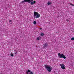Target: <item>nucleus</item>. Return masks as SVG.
I'll return each mask as SVG.
<instances>
[{"label": "nucleus", "mask_w": 74, "mask_h": 74, "mask_svg": "<svg viewBox=\"0 0 74 74\" xmlns=\"http://www.w3.org/2000/svg\"><path fill=\"white\" fill-rule=\"evenodd\" d=\"M58 57L59 58H63L64 59H66V56H64L63 54H61L60 53H58Z\"/></svg>", "instance_id": "nucleus-3"}, {"label": "nucleus", "mask_w": 74, "mask_h": 74, "mask_svg": "<svg viewBox=\"0 0 74 74\" xmlns=\"http://www.w3.org/2000/svg\"><path fill=\"white\" fill-rule=\"evenodd\" d=\"M66 21H67V22H69V20H67V19L66 20Z\"/></svg>", "instance_id": "nucleus-17"}, {"label": "nucleus", "mask_w": 74, "mask_h": 74, "mask_svg": "<svg viewBox=\"0 0 74 74\" xmlns=\"http://www.w3.org/2000/svg\"><path fill=\"white\" fill-rule=\"evenodd\" d=\"M37 40H39L40 38H37L36 39Z\"/></svg>", "instance_id": "nucleus-15"}, {"label": "nucleus", "mask_w": 74, "mask_h": 74, "mask_svg": "<svg viewBox=\"0 0 74 74\" xmlns=\"http://www.w3.org/2000/svg\"><path fill=\"white\" fill-rule=\"evenodd\" d=\"M71 40H72V41H74V38H71Z\"/></svg>", "instance_id": "nucleus-11"}, {"label": "nucleus", "mask_w": 74, "mask_h": 74, "mask_svg": "<svg viewBox=\"0 0 74 74\" xmlns=\"http://www.w3.org/2000/svg\"><path fill=\"white\" fill-rule=\"evenodd\" d=\"M16 53H17L16 52V53H15V54H16Z\"/></svg>", "instance_id": "nucleus-20"}, {"label": "nucleus", "mask_w": 74, "mask_h": 74, "mask_svg": "<svg viewBox=\"0 0 74 74\" xmlns=\"http://www.w3.org/2000/svg\"><path fill=\"white\" fill-rule=\"evenodd\" d=\"M34 18H38L40 17V15L38 12H34Z\"/></svg>", "instance_id": "nucleus-2"}, {"label": "nucleus", "mask_w": 74, "mask_h": 74, "mask_svg": "<svg viewBox=\"0 0 74 74\" xmlns=\"http://www.w3.org/2000/svg\"><path fill=\"white\" fill-rule=\"evenodd\" d=\"M37 24V22H36V21H35L34 22V24Z\"/></svg>", "instance_id": "nucleus-10"}, {"label": "nucleus", "mask_w": 74, "mask_h": 74, "mask_svg": "<svg viewBox=\"0 0 74 74\" xmlns=\"http://www.w3.org/2000/svg\"><path fill=\"white\" fill-rule=\"evenodd\" d=\"M70 4L72 5V6H74V5L73 4H72V3H70Z\"/></svg>", "instance_id": "nucleus-12"}, {"label": "nucleus", "mask_w": 74, "mask_h": 74, "mask_svg": "<svg viewBox=\"0 0 74 74\" xmlns=\"http://www.w3.org/2000/svg\"><path fill=\"white\" fill-rule=\"evenodd\" d=\"M51 4H52V2H51L49 1L48 2V3H47L48 5H51Z\"/></svg>", "instance_id": "nucleus-9"}, {"label": "nucleus", "mask_w": 74, "mask_h": 74, "mask_svg": "<svg viewBox=\"0 0 74 74\" xmlns=\"http://www.w3.org/2000/svg\"><path fill=\"white\" fill-rule=\"evenodd\" d=\"M43 45L45 46V47H48V44L47 43H45Z\"/></svg>", "instance_id": "nucleus-8"}, {"label": "nucleus", "mask_w": 74, "mask_h": 74, "mask_svg": "<svg viewBox=\"0 0 74 74\" xmlns=\"http://www.w3.org/2000/svg\"><path fill=\"white\" fill-rule=\"evenodd\" d=\"M60 66H61V67L62 69L63 70H64L66 69L65 66H64V65L63 64H60Z\"/></svg>", "instance_id": "nucleus-5"}, {"label": "nucleus", "mask_w": 74, "mask_h": 74, "mask_svg": "<svg viewBox=\"0 0 74 74\" xmlns=\"http://www.w3.org/2000/svg\"><path fill=\"white\" fill-rule=\"evenodd\" d=\"M40 30H41V29H42L41 28H40Z\"/></svg>", "instance_id": "nucleus-19"}, {"label": "nucleus", "mask_w": 74, "mask_h": 74, "mask_svg": "<svg viewBox=\"0 0 74 74\" xmlns=\"http://www.w3.org/2000/svg\"><path fill=\"white\" fill-rule=\"evenodd\" d=\"M32 1H33V0H25L23 1L22 2V3H23L24 2H28V3H30Z\"/></svg>", "instance_id": "nucleus-4"}, {"label": "nucleus", "mask_w": 74, "mask_h": 74, "mask_svg": "<svg viewBox=\"0 0 74 74\" xmlns=\"http://www.w3.org/2000/svg\"><path fill=\"white\" fill-rule=\"evenodd\" d=\"M9 22H11V20H10L9 21Z\"/></svg>", "instance_id": "nucleus-18"}, {"label": "nucleus", "mask_w": 74, "mask_h": 74, "mask_svg": "<svg viewBox=\"0 0 74 74\" xmlns=\"http://www.w3.org/2000/svg\"><path fill=\"white\" fill-rule=\"evenodd\" d=\"M11 56H14V55H13V54H11Z\"/></svg>", "instance_id": "nucleus-16"}, {"label": "nucleus", "mask_w": 74, "mask_h": 74, "mask_svg": "<svg viewBox=\"0 0 74 74\" xmlns=\"http://www.w3.org/2000/svg\"><path fill=\"white\" fill-rule=\"evenodd\" d=\"M30 74H33V72L30 71Z\"/></svg>", "instance_id": "nucleus-13"}, {"label": "nucleus", "mask_w": 74, "mask_h": 74, "mask_svg": "<svg viewBox=\"0 0 74 74\" xmlns=\"http://www.w3.org/2000/svg\"><path fill=\"white\" fill-rule=\"evenodd\" d=\"M36 3V1H34V2H32L31 3V5H33L34 4Z\"/></svg>", "instance_id": "nucleus-7"}, {"label": "nucleus", "mask_w": 74, "mask_h": 74, "mask_svg": "<svg viewBox=\"0 0 74 74\" xmlns=\"http://www.w3.org/2000/svg\"><path fill=\"white\" fill-rule=\"evenodd\" d=\"M30 71L28 70L26 71V73L27 74H30Z\"/></svg>", "instance_id": "nucleus-6"}, {"label": "nucleus", "mask_w": 74, "mask_h": 74, "mask_svg": "<svg viewBox=\"0 0 74 74\" xmlns=\"http://www.w3.org/2000/svg\"><path fill=\"white\" fill-rule=\"evenodd\" d=\"M41 36H44V34L41 33Z\"/></svg>", "instance_id": "nucleus-14"}, {"label": "nucleus", "mask_w": 74, "mask_h": 74, "mask_svg": "<svg viewBox=\"0 0 74 74\" xmlns=\"http://www.w3.org/2000/svg\"><path fill=\"white\" fill-rule=\"evenodd\" d=\"M45 69L48 71L49 72H51V70H52V67L50 66H49L48 65H45Z\"/></svg>", "instance_id": "nucleus-1"}]
</instances>
